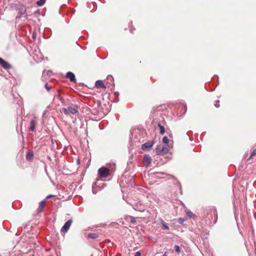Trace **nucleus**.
Here are the masks:
<instances>
[{"instance_id":"nucleus-10","label":"nucleus","mask_w":256,"mask_h":256,"mask_svg":"<svg viewBox=\"0 0 256 256\" xmlns=\"http://www.w3.org/2000/svg\"><path fill=\"white\" fill-rule=\"evenodd\" d=\"M34 157V152L32 150H30L26 154V159L28 161H31Z\"/></svg>"},{"instance_id":"nucleus-18","label":"nucleus","mask_w":256,"mask_h":256,"mask_svg":"<svg viewBox=\"0 0 256 256\" xmlns=\"http://www.w3.org/2000/svg\"><path fill=\"white\" fill-rule=\"evenodd\" d=\"M162 142L166 144L165 145H168V144L169 142V139L167 136H165L162 138Z\"/></svg>"},{"instance_id":"nucleus-2","label":"nucleus","mask_w":256,"mask_h":256,"mask_svg":"<svg viewBox=\"0 0 256 256\" xmlns=\"http://www.w3.org/2000/svg\"><path fill=\"white\" fill-rule=\"evenodd\" d=\"M168 151V145L159 144L156 146V152L158 155L166 154Z\"/></svg>"},{"instance_id":"nucleus-24","label":"nucleus","mask_w":256,"mask_h":256,"mask_svg":"<svg viewBox=\"0 0 256 256\" xmlns=\"http://www.w3.org/2000/svg\"><path fill=\"white\" fill-rule=\"evenodd\" d=\"M214 105L216 108H218L220 106V105L218 104H216Z\"/></svg>"},{"instance_id":"nucleus-17","label":"nucleus","mask_w":256,"mask_h":256,"mask_svg":"<svg viewBox=\"0 0 256 256\" xmlns=\"http://www.w3.org/2000/svg\"><path fill=\"white\" fill-rule=\"evenodd\" d=\"M46 2V0H38L36 2V4L38 6H43Z\"/></svg>"},{"instance_id":"nucleus-7","label":"nucleus","mask_w":256,"mask_h":256,"mask_svg":"<svg viewBox=\"0 0 256 256\" xmlns=\"http://www.w3.org/2000/svg\"><path fill=\"white\" fill-rule=\"evenodd\" d=\"M66 78L70 79V80L72 82H76V79L75 78L74 74L70 72H67V74H66Z\"/></svg>"},{"instance_id":"nucleus-19","label":"nucleus","mask_w":256,"mask_h":256,"mask_svg":"<svg viewBox=\"0 0 256 256\" xmlns=\"http://www.w3.org/2000/svg\"><path fill=\"white\" fill-rule=\"evenodd\" d=\"M162 226L164 229V230H168L169 229V227L166 224L165 222H162Z\"/></svg>"},{"instance_id":"nucleus-9","label":"nucleus","mask_w":256,"mask_h":256,"mask_svg":"<svg viewBox=\"0 0 256 256\" xmlns=\"http://www.w3.org/2000/svg\"><path fill=\"white\" fill-rule=\"evenodd\" d=\"M46 201L43 200L39 203V207L38 208V212H40L43 210V209L45 206Z\"/></svg>"},{"instance_id":"nucleus-6","label":"nucleus","mask_w":256,"mask_h":256,"mask_svg":"<svg viewBox=\"0 0 256 256\" xmlns=\"http://www.w3.org/2000/svg\"><path fill=\"white\" fill-rule=\"evenodd\" d=\"M154 143V140L146 142L142 145V149L144 150H148L153 146Z\"/></svg>"},{"instance_id":"nucleus-16","label":"nucleus","mask_w":256,"mask_h":256,"mask_svg":"<svg viewBox=\"0 0 256 256\" xmlns=\"http://www.w3.org/2000/svg\"><path fill=\"white\" fill-rule=\"evenodd\" d=\"M186 216L190 218H194V214L190 211H188L186 212Z\"/></svg>"},{"instance_id":"nucleus-15","label":"nucleus","mask_w":256,"mask_h":256,"mask_svg":"<svg viewBox=\"0 0 256 256\" xmlns=\"http://www.w3.org/2000/svg\"><path fill=\"white\" fill-rule=\"evenodd\" d=\"M88 238L95 239V238H96L98 237V236L96 234L90 233V234H88Z\"/></svg>"},{"instance_id":"nucleus-1","label":"nucleus","mask_w":256,"mask_h":256,"mask_svg":"<svg viewBox=\"0 0 256 256\" xmlns=\"http://www.w3.org/2000/svg\"><path fill=\"white\" fill-rule=\"evenodd\" d=\"M62 110L65 114H74L78 112V107L76 104H71L67 108H62Z\"/></svg>"},{"instance_id":"nucleus-12","label":"nucleus","mask_w":256,"mask_h":256,"mask_svg":"<svg viewBox=\"0 0 256 256\" xmlns=\"http://www.w3.org/2000/svg\"><path fill=\"white\" fill-rule=\"evenodd\" d=\"M36 122L35 120H32L30 122V130L33 131L36 128Z\"/></svg>"},{"instance_id":"nucleus-22","label":"nucleus","mask_w":256,"mask_h":256,"mask_svg":"<svg viewBox=\"0 0 256 256\" xmlns=\"http://www.w3.org/2000/svg\"><path fill=\"white\" fill-rule=\"evenodd\" d=\"M45 88L48 90H50L52 88V86H49L48 83H46L45 84Z\"/></svg>"},{"instance_id":"nucleus-4","label":"nucleus","mask_w":256,"mask_h":256,"mask_svg":"<svg viewBox=\"0 0 256 256\" xmlns=\"http://www.w3.org/2000/svg\"><path fill=\"white\" fill-rule=\"evenodd\" d=\"M0 64L6 70H10L12 68V66L8 62L5 61L1 58H0Z\"/></svg>"},{"instance_id":"nucleus-25","label":"nucleus","mask_w":256,"mask_h":256,"mask_svg":"<svg viewBox=\"0 0 256 256\" xmlns=\"http://www.w3.org/2000/svg\"><path fill=\"white\" fill-rule=\"evenodd\" d=\"M52 196H52V195H49V196H48L46 197V198H51V197H52Z\"/></svg>"},{"instance_id":"nucleus-13","label":"nucleus","mask_w":256,"mask_h":256,"mask_svg":"<svg viewBox=\"0 0 256 256\" xmlns=\"http://www.w3.org/2000/svg\"><path fill=\"white\" fill-rule=\"evenodd\" d=\"M158 126L160 128V134H164V133L165 132V128H164V126H162V125H161L160 124H158Z\"/></svg>"},{"instance_id":"nucleus-11","label":"nucleus","mask_w":256,"mask_h":256,"mask_svg":"<svg viewBox=\"0 0 256 256\" xmlns=\"http://www.w3.org/2000/svg\"><path fill=\"white\" fill-rule=\"evenodd\" d=\"M144 162L148 166L152 162V158L150 156L146 155L144 156Z\"/></svg>"},{"instance_id":"nucleus-14","label":"nucleus","mask_w":256,"mask_h":256,"mask_svg":"<svg viewBox=\"0 0 256 256\" xmlns=\"http://www.w3.org/2000/svg\"><path fill=\"white\" fill-rule=\"evenodd\" d=\"M127 220L134 224L136 222L135 218L132 216L127 217Z\"/></svg>"},{"instance_id":"nucleus-23","label":"nucleus","mask_w":256,"mask_h":256,"mask_svg":"<svg viewBox=\"0 0 256 256\" xmlns=\"http://www.w3.org/2000/svg\"><path fill=\"white\" fill-rule=\"evenodd\" d=\"M134 256H141V253L140 252H136Z\"/></svg>"},{"instance_id":"nucleus-5","label":"nucleus","mask_w":256,"mask_h":256,"mask_svg":"<svg viewBox=\"0 0 256 256\" xmlns=\"http://www.w3.org/2000/svg\"><path fill=\"white\" fill-rule=\"evenodd\" d=\"M72 224V220H68L64 224V226L61 228V232H66L69 230L71 224Z\"/></svg>"},{"instance_id":"nucleus-8","label":"nucleus","mask_w":256,"mask_h":256,"mask_svg":"<svg viewBox=\"0 0 256 256\" xmlns=\"http://www.w3.org/2000/svg\"><path fill=\"white\" fill-rule=\"evenodd\" d=\"M95 86L96 88L106 89V86H105L104 82L102 80H97L96 82Z\"/></svg>"},{"instance_id":"nucleus-3","label":"nucleus","mask_w":256,"mask_h":256,"mask_svg":"<svg viewBox=\"0 0 256 256\" xmlns=\"http://www.w3.org/2000/svg\"><path fill=\"white\" fill-rule=\"evenodd\" d=\"M98 175L100 178H106L110 175V170L105 167L100 168L98 170Z\"/></svg>"},{"instance_id":"nucleus-20","label":"nucleus","mask_w":256,"mask_h":256,"mask_svg":"<svg viewBox=\"0 0 256 256\" xmlns=\"http://www.w3.org/2000/svg\"><path fill=\"white\" fill-rule=\"evenodd\" d=\"M256 156V148L252 151L250 155L249 158H252L254 156Z\"/></svg>"},{"instance_id":"nucleus-26","label":"nucleus","mask_w":256,"mask_h":256,"mask_svg":"<svg viewBox=\"0 0 256 256\" xmlns=\"http://www.w3.org/2000/svg\"><path fill=\"white\" fill-rule=\"evenodd\" d=\"M162 256H167L166 254H165Z\"/></svg>"},{"instance_id":"nucleus-21","label":"nucleus","mask_w":256,"mask_h":256,"mask_svg":"<svg viewBox=\"0 0 256 256\" xmlns=\"http://www.w3.org/2000/svg\"><path fill=\"white\" fill-rule=\"evenodd\" d=\"M174 248H175V250L177 253H179L180 252V248L178 246L175 245Z\"/></svg>"}]
</instances>
